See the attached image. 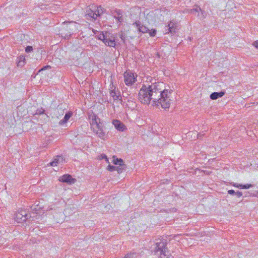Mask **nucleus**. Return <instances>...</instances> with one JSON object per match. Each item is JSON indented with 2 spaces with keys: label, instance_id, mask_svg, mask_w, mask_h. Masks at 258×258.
<instances>
[{
  "label": "nucleus",
  "instance_id": "obj_35",
  "mask_svg": "<svg viewBox=\"0 0 258 258\" xmlns=\"http://www.w3.org/2000/svg\"><path fill=\"white\" fill-rule=\"evenodd\" d=\"M120 39H121V40H122L123 42H124V41H125V36H124V35H123V34H121V35H120Z\"/></svg>",
  "mask_w": 258,
  "mask_h": 258
},
{
  "label": "nucleus",
  "instance_id": "obj_34",
  "mask_svg": "<svg viewBox=\"0 0 258 258\" xmlns=\"http://www.w3.org/2000/svg\"><path fill=\"white\" fill-rule=\"evenodd\" d=\"M253 46L258 49V40L254 41L253 44Z\"/></svg>",
  "mask_w": 258,
  "mask_h": 258
},
{
  "label": "nucleus",
  "instance_id": "obj_26",
  "mask_svg": "<svg viewBox=\"0 0 258 258\" xmlns=\"http://www.w3.org/2000/svg\"><path fill=\"white\" fill-rule=\"evenodd\" d=\"M116 166L110 165H109L107 167V169L110 172L116 170Z\"/></svg>",
  "mask_w": 258,
  "mask_h": 258
},
{
  "label": "nucleus",
  "instance_id": "obj_33",
  "mask_svg": "<svg viewBox=\"0 0 258 258\" xmlns=\"http://www.w3.org/2000/svg\"><path fill=\"white\" fill-rule=\"evenodd\" d=\"M116 170L117 171V172L118 173H120L122 172V169L121 167H116Z\"/></svg>",
  "mask_w": 258,
  "mask_h": 258
},
{
  "label": "nucleus",
  "instance_id": "obj_3",
  "mask_svg": "<svg viewBox=\"0 0 258 258\" xmlns=\"http://www.w3.org/2000/svg\"><path fill=\"white\" fill-rule=\"evenodd\" d=\"M76 24L74 22H63V25L61 29L60 33L61 36L64 39H69L72 35L74 27L75 28Z\"/></svg>",
  "mask_w": 258,
  "mask_h": 258
},
{
  "label": "nucleus",
  "instance_id": "obj_21",
  "mask_svg": "<svg viewBox=\"0 0 258 258\" xmlns=\"http://www.w3.org/2000/svg\"><path fill=\"white\" fill-rule=\"evenodd\" d=\"M25 58L23 56H20L19 57V61L18 62V66L19 67H23L25 64Z\"/></svg>",
  "mask_w": 258,
  "mask_h": 258
},
{
  "label": "nucleus",
  "instance_id": "obj_20",
  "mask_svg": "<svg viewBox=\"0 0 258 258\" xmlns=\"http://www.w3.org/2000/svg\"><path fill=\"white\" fill-rule=\"evenodd\" d=\"M61 158L62 159V157L60 156H58L56 157V158H54V160L50 163V165L51 166H56L57 165V164L59 163V159Z\"/></svg>",
  "mask_w": 258,
  "mask_h": 258
},
{
  "label": "nucleus",
  "instance_id": "obj_17",
  "mask_svg": "<svg viewBox=\"0 0 258 258\" xmlns=\"http://www.w3.org/2000/svg\"><path fill=\"white\" fill-rule=\"evenodd\" d=\"M60 180L63 182L74 183V179L69 174H64L61 176Z\"/></svg>",
  "mask_w": 258,
  "mask_h": 258
},
{
  "label": "nucleus",
  "instance_id": "obj_4",
  "mask_svg": "<svg viewBox=\"0 0 258 258\" xmlns=\"http://www.w3.org/2000/svg\"><path fill=\"white\" fill-rule=\"evenodd\" d=\"M124 82L127 86H131L137 81V75L128 70L123 74Z\"/></svg>",
  "mask_w": 258,
  "mask_h": 258
},
{
  "label": "nucleus",
  "instance_id": "obj_29",
  "mask_svg": "<svg viewBox=\"0 0 258 258\" xmlns=\"http://www.w3.org/2000/svg\"><path fill=\"white\" fill-rule=\"evenodd\" d=\"M51 68V67L50 66H48V65H47L46 66H44L42 68H41L39 71V72H41L42 71H44V70H45L47 69H50Z\"/></svg>",
  "mask_w": 258,
  "mask_h": 258
},
{
  "label": "nucleus",
  "instance_id": "obj_25",
  "mask_svg": "<svg viewBox=\"0 0 258 258\" xmlns=\"http://www.w3.org/2000/svg\"><path fill=\"white\" fill-rule=\"evenodd\" d=\"M241 189H248L253 186V185L251 184H241Z\"/></svg>",
  "mask_w": 258,
  "mask_h": 258
},
{
  "label": "nucleus",
  "instance_id": "obj_9",
  "mask_svg": "<svg viewBox=\"0 0 258 258\" xmlns=\"http://www.w3.org/2000/svg\"><path fill=\"white\" fill-rule=\"evenodd\" d=\"M112 124L114 125L115 128L118 131L123 132L127 130L125 125L119 120H113Z\"/></svg>",
  "mask_w": 258,
  "mask_h": 258
},
{
  "label": "nucleus",
  "instance_id": "obj_8",
  "mask_svg": "<svg viewBox=\"0 0 258 258\" xmlns=\"http://www.w3.org/2000/svg\"><path fill=\"white\" fill-rule=\"evenodd\" d=\"M119 91L118 89H116L113 83L111 82L110 85V96L113 98L114 100H118L119 99Z\"/></svg>",
  "mask_w": 258,
  "mask_h": 258
},
{
  "label": "nucleus",
  "instance_id": "obj_28",
  "mask_svg": "<svg viewBox=\"0 0 258 258\" xmlns=\"http://www.w3.org/2000/svg\"><path fill=\"white\" fill-rule=\"evenodd\" d=\"M32 50H33V47L31 46H27L25 48V51L27 53L31 52L32 51Z\"/></svg>",
  "mask_w": 258,
  "mask_h": 258
},
{
  "label": "nucleus",
  "instance_id": "obj_22",
  "mask_svg": "<svg viewBox=\"0 0 258 258\" xmlns=\"http://www.w3.org/2000/svg\"><path fill=\"white\" fill-rule=\"evenodd\" d=\"M113 163L115 165L122 166L123 164V161L121 159L116 158L113 160Z\"/></svg>",
  "mask_w": 258,
  "mask_h": 258
},
{
  "label": "nucleus",
  "instance_id": "obj_31",
  "mask_svg": "<svg viewBox=\"0 0 258 258\" xmlns=\"http://www.w3.org/2000/svg\"><path fill=\"white\" fill-rule=\"evenodd\" d=\"M238 198H239L240 197H241L242 196V192L241 191H237V192H235V194Z\"/></svg>",
  "mask_w": 258,
  "mask_h": 258
},
{
  "label": "nucleus",
  "instance_id": "obj_15",
  "mask_svg": "<svg viewBox=\"0 0 258 258\" xmlns=\"http://www.w3.org/2000/svg\"><path fill=\"white\" fill-rule=\"evenodd\" d=\"M165 30L168 31L166 33H171L173 34L176 32V28L174 23L170 21L167 26H165Z\"/></svg>",
  "mask_w": 258,
  "mask_h": 258
},
{
  "label": "nucleus",
  "instance_id": "obj_13",
  "mask_svg": "<svg viewBox=\"0 0 258 258\" xmlns=\"http://www.w3.org/2000/svg\"><path fill=\"white\" fill-rule=\"evenodd\" d=\"M96 13L95 6H92L91 8L87 9L86 10L87 15L95 20L97 19Z\"/></svg>",
  "mask_w": 258,
  "mask_h": 258
},
{
  "label": "nucleus",
  "instance_id": "obj_1",
  "mask_svg": "<svg viewBox=\"0 0 258 258\" xmlns=\"http://www.w3.org/2000/svg\"><path fill=\"white\" fill-rule=\"evenodd\" d=\"M171 89H166L163 82H157L151 85H143L140 89L138 98L146 105L151 103L152 106L161 105L164 109L168 108L171 103Z\"/></svg>",
  "mask_w": 258,
  "mask_h": 258
},
{
  "label": "nucleus",
  "instance_id": "obj_27",
  "mask_svg": "<svg viewBox=\"0 0 258 258\" xmlns=\"http://www.w3.org/2000/svg\"><path fill=\"white\" fill-rule=\"evenodd\" d=\"M156 30L152 29L151 31L149 32V34L151 37H154L156 34Z\"/></svg>",
  "mask_w": 258,
  "mask_h": 258
},
{
  "label": "nucleus",
  "instance_id": "obj_30",
  "mask_svg": "<svg viewBox=\"0 0 258 258\" xmlns=\"http://www.w3.org/2000/svg\"><path fill=\"white\" fill-rule=\"evenodd\" d=\"M232 185L234 187H238V188H240L241 189V184H238V183H233L232 184Z\"/></svg>",
  "mask_w": 258,
  "mask_h": 258
},
{
  "label": "nucleus",
  "instance_id": "obj_12",
  "mask_svg": "<svg viewBox=\"0 0 258 258\" xmlns=\"http://www.w3.org/2000/svg\"><path fill=\"white\" fill-rule=\"evenodd\" d=\"M104 43L108 46L115 47L116 43L114 37L112 36L106 37L105 40L103 41Z\"/></svg>",
  "mask_w": 258,
  "mask_h": 258
},
{
  "label": "nucleus",
  "instance_id": "obj_11",
  "mask_svg": "<svg viewBox=\"0 0 258 258\" xmlns=\"http://www.w3.org/2000/svg\"><path fill=\"white\" fill-rule=\"evenodd\" d=\"M123 12L119 9H115L112 12L113 17L119 22H122L123 20Z\"/></svg>",
  "mask_w": 258,
  "mask_h": 258
},
{
  "label": "nucleus",
  "instance_id": "obj_19",
  "mask_svg": "<svg viewBox=\"0 0 258 258\" xmlns=\"http://www.w3.org/2000/svg\"><path fill=\"white\" fill-rule=\"evenodd\" d=\"M225 94V92L221 91L220 92H215L210 95V99L212 100H216L220 97H222Z\"/></svg>",
  "mask_w": 258,
  "mask_h": 258
},
{
  "label": "nucleus",
  "instance_id": "obj_16",
  "mask_svg": "<svg viewBox=\"0 0 258 258\" xmlns=\"http://www.w3.org/2000/svg\"><path fill=\"white\" fill-rule=\"evenodd\" d=\"M89 118L91 120L90 124L92 127L95 125L97 126V124L100 122V118L95 114L90 115Z\"/></svg>",
  "mask_w": 258,
  "mask_h": 258
},
{
  "label": "nucleus",
  "instance_id": "obj_5",
  "mask_svg": "<svg viewBox=\"0 0 258 258\" xmlns=\"http://www.w3.org/2000/svg\"><path fill=\"white\" fill-rule=\"evenodd\" d=\"M29 217H30L29 214H28L27 211L21 209L16 212L14 218L18 223H23L27 221Z\"/></svg>",
  "mask_w": 258,
  "mask_h": 258
},
{
  "label": "nucleus",
  "instance_id": "obj_18",
  "mask_svg": "<svg viewBox=\"0 0 258 258\" xmlns=\"http://www.w3.org/2000/svg\"><path fill=\"white\" fill-rule=\"evenodd\" d=\"M108 34H109V33L106 31L98 32V34H96L95 37L103 42V41L105 40L106 37H108Z\"/></svg>",
  "mask_w": 258,
  "mask_h": 258
},
{
  "label": "nucleus",
  "instance_id": "obj_32",
  "mask_svg": "<svg viewBox=\"0 0 258 258\" xmlns=\"http://www.w3.org/2000/svg\"><path fill=\"white\" fill-rule=\"evenodd\" d=\"M228 193L230 195H234L235 194V191L233 189H230L228 191Z\"/></svg>",
  "mask_w": 258,
  "mask_h": 258
},
{
  "label": "nucleus",
  "instance_id": "obj_6",
  "mask_svg": "<svg viewBox=\"0 0 258 258\" xmlns=\"http://www.w3.org/2000/svg\"><path fill=\"white\" fill-rule=\"evenodd\" d=\"M96 125L93 126L92 127L93 132L97 135V136L103 140L105 138V133L103 131V124L100 122Z\"/></svg>",
  "mask_w": 258,
  "mask_h": 258
},
{
  "label": "nucleus",
  "instance_id": "obj_7",
  "mask_svg": "<svg viewBox=\"0 0 258 258\" xmlns=\"http://www.w3.org/2000/svg\"><path fill=\"white\" fill-rule=\"evenodd\" d=\"M189 13L192 14L196 15L200 19H203L206 18L207 13L199 6H196L195 8L189 10Z\"/></svg>",
  "mask_w": 258,
  "mask_h": 258
},
{
  "label": "nucleus",
  "instance_id": "obj_14",
  "mask_svg": "<svg viewBox=\"0 0 258 258\" xmlns=\"http://www.w3.org/2000/svg\"><path fill=\"white\" fill-rule=\"evenodd\" d=\"M72 116L73 112L72 111H68L66 112L63 119H61L59 121V125H63L66 124Z\"/></svg>",
  "mask_w": 258,
  "mask_h": 258
},
{
  "label": "nucleus",
  "instance_id": "obj_10",
  "mask_svg": "<svg viewBox=\"0 0 258 258\" xmlns=\"http://www.w3.org/2000/svg\"><path fill=\"white\" fill-rule=\"evenodd\" d=\"M133 25H134L137 29L138 31L140 32H141L142 33H145L148 32L149 30V29L142 24L140 21H136L134 24Z\"/></svg>",
  "mask_w": 258,
  "mask_h": 258
},
{
  "label": "nucleus",
  "instance_id": "obj_23",
  "mask_svg": "<svg viewBox=\"0 0 258 258\" xmlns=\"http://www.w3.org/2000/svg\"><path fill=\"white\" fill-rule=\"evenodd\" d=\"M95 11H96V14L97 15V18L103 13V11L101 6L97 7L95 6Z\"/></svg>",
  "mask_w": 258,
  "mask_h": 258
},
{
  "label": "nucleus",
  "instance_id": "obj_24",
  "mask_svg": "<svg viewBox=\"0 0 258 258\" xmlns=\"http://www.w3.org/2000/svg\"><path fill=\"white\" fill-rule=\"evenodd\" d=\"M45 112V110L42 108H39V109H38L36 112L34 114V115L36 116V115H41V114H44Z\"/></svg>",
  "mask_w": 258,
  "mask_h": 258
},
{
  "label": "nucleus",
  "instance_id": "obj_2",
  "mask_svg": "<svg viewBox=\"0 0 258 258\" xmlns=\"http://www.w3.org/2000/svg\"><path fill=\"white\" fill-rule=\"evenodd\" d=\"M154 252L156 254L159 255L160 258H165L169 256L166 242L165 240H159L155 244Z\"/></svg>",
  "mask_w": 258,
  "mask_h": 258
}]
</instances>
